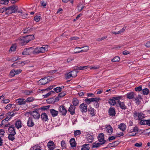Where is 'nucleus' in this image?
<instances>
[{
  "label": "nucleus",
  "instance_id": "603ef678",
  "mask_svg": "<svg viewBox=\"0 0 150 150\" xmlns=\"http://www.w3.org/2000/svg\"><path fill=\"white\" fill-rule=\"evenodd\" d=\"M138 129L137 127H135L133 128V129L132 130H130L129 131V133H132L133 132H138Z\"/></svg>",
  "mask_w": 150,
  "mask_h": 150
},
{
  "label": "nucleus",
  "instance_id": "e2e57ef3",
  "mask_svg": "<svg viewBox=\"0 0 150 150\" xmlns=\"http://www.w3.org/2000/svg\"><path fill=\"white\" fill-rule=\"evenodd\" d=\"M16 50V47L14 46H11L10 48V51L11 52H13Z\"/></svg>",
  "mask_w": 150,
  "mask_h": 150
},
{
  "label": "nucleus",
  "instance_id": "b1692460",
  "mask_svg": "<svg viewBox=\"0 0 150 150\" xmlns=\"http://www.w3.org/2000/svg\"><path fill=\"white\" fill-rule=\"evenodd\" d=\"M50 111L52 116L53 117V118H51V120L52 121V120L54 121V117L56 116V111L52 109L50 110Z\"/></svg>",
  "mask_w": 150,
  "mask_h": 150
},
{
  "label": "nucleus",
  "instance_id": "9d476101",
  "mask_svg": "<svg viewBox=\"0 0 150 150\" xmlns=\"http://www.w3.org/2000/svg\"><path fill=\"white\" fill-rule=\"evenodd\" d=\"M80 109H81V111L82 113L86 112L87 111V106L86 104L83 103L81 104L79 106Z\"/></svg>",
  "mask_w": 150,
  "mask_h": 150
},
{
  "label": "nucleus",
  "instance_id": "5fc2aeb1",
  "mask_svg": "<svg viewBox=\"0 0 150 150\" xmlns=\"http://www.w3.org/2000/svg\"><path fill=\"white\" fill-rule=\"evenodd\" d=\"M8 3V1L7 0H1L0 1V4H7Z\"/></svg>",
  "mask_w": 150,
  "mask_h": 150
},
{
  "label": "nucleus",
  "instance_id": "0eeeda50",
  "mask_svg": "<svg viewBox=\"0 0 150 150\" xmlns=\"http://www.w3.org/2000/svg\"><path fill=\"white\" fill-rule=\"evenodd\" d=\"M32 47L25 49L22 52V54L25 55H28L31 54L32 53Z\"/></svg>",
  "mask_w": 150,
  "mask_h": 150
},
{
  "label": "nucleus",
  "instance_id": "c03bdc74",
  "mask_svg": "<svg viewBox=\"0 0 150 150\" xmlns=\"http://www.w3.org/2000/svg\"><path fill=\"white\" fill-rule=\"evenodd\" d=\"M120 58L118 56H116L112 59V62H118L120 60Z\"/></svg>",
  "mask_w": 150,
  "mask_h": 150
},
{
  "label": "nucleus",
  "instance_id": "864d4df0",
  "mask_svg": "<svg viewBox=\"0 0 150 150\" xmlns=\"http://www.w3.org/2000/svg\"><path fill=\"white\" fill-rule=\"evenodd\" d=\"M50 106V105L43 106L41 108V110H47L49 108Z\"/></svg>",
  "mask_w": 150,
  "mask_h": 150
},
{
  "label": "nucleus",
  "instance_id": "6ab92c4d",
  "mask_svg": "<svg viewBox=\"0 0 150 150\" xmlns=\"http://www.w3.org/2000/svg\"><path fill=\"white\" fill-rule=\"evenodd\" d=\"M24 63L23 62H16L13 64L12 65V67L16 68L17 67H18V66H23L24 65Z\"/></svg>",
  "mask_w": 150,
  "mask_h": 150
},
{
  "label": "nucleus",
  "instance_id": "69168bd1",
  "mask_svg": "<svg viewBox=\"0 0 150 150\" xmlns=\"http://www.w3.org/2000/svg\"><path fill=\"white\" fill-rule=\"evenodd\" d=\"M28 29L29 28H25L23 30V33H29Z\"/></svg>",
  "mask_w": 150,
  "mask_h": 150
},
{
  "label": "nucleus",
  "instance_id": "774afa93",
  "mask_svg": "<svg viewBox=\"0 0 150 150\" xmlns=\"http://www.w3.org/2000/svg\"><path fill=\"white\" fill-rule=\"evenodd\" d=\"M30 150H41V149L40 148H37L35 146L33 147H32Z\"/></svg>",
  "mask_w": 150,
  "mask_h": 150
},
{
  "label": "nucleus",
  "instance_id": "09e8293b",
  "mask_svg": "<svg viewBox=\"0 0 150 150\" xmlns=\"http://www.w3.org/2000/svg\"><path fill=\"white\" fill-rule=\"evenodd\" d=\"M65 76V78L66 79H69L71 77H72V76L70 72L66 74Z\"/></svg>",
  "mask_w": 150,
  "mask_h": 150
},
{
  "label": "nucleus",
  "instance_id": "393cba45",
  "mask_svg": "<svg viewBox=\"0 0 150 150\" xmlns=\"http://www.w3.org/2000/svg\"><path fill=\"white\" fill-rule=\"evenodd\" d=\"M88 111L89 112H90V114L91 116L93 117L95 115L96 110L94 108H92L91 107H89L88 109Z\"/></svg>",
  "mask_w": 150,
  "mask_h": 150
},
{
  "label": "nucleus",
  "instance_id": "680f3d73",
  "mask_svg": "<svg viewBox=\"0 0 150 150\" xmlns=\"http://www.w3.org/2000/svg\"><path fill=\"white\" fill-rule=\"evenodd\" d=\"M40 16H36L34 17V20L36 22H38L40 20Z\"/></svg>",
  "mask_w": 150,
  "mask_h": 150
},
{
  "label": "nucleus",
  "instance_id": "13d9d810",
  "mask_svg": "<svg viewBox=\"0 0 150 150\" xmlns=\"http://www.w3.org/2000/svg\"><path fill=\"white\" fill-rule=\"evenodd\" d=\"M135 91H142V87L141 86H140L138 87H136L135 88Z\"/></svg>",
  "mask_w": 150,
  "mask_h": 150
},
{
  "label": "nucleus",
  "instance_id": "dca6fc26",
  "mask_svg": "<svg viewBox=\"0 0 150 150\" xmlns=\"http://www.w3.org/2000/svg\"><path fill=\"white\" fill-rule=\"evenodd\" d=\"M105 131L109 135L111 134L113 132V129L110 125L106 127Z\"/></svg>",
  "mask_w": 150,
  "mask_h": 150
},
{
  "label": "nucleus",
  "instance_id": "2eb2a0df",
  "mask_svg": "<svg viewBox=\"0 0 150 150\" xmlns=\"http://www.w3.org/2000/svg\"><path fill=\"white\" fill-rule=\"evenodd\" d=\"M76 107L73 105L71 104L69 109L68 111L70 112L71 114L72 115H74L75 114V109Z\"/></svg>",
  "mask_w": 150,
  "mask_h": 150
},
{
  "label": "nucleus",
  "instance_id": "72a5a7b5",
  "mask_svg": "<svg viewBox=\"0 0 150 150\" xmlns=\"http://www.w3.org/2000/svg\"><path fill=\"white\" fill-rule=\"evenodd\" d=\"M66 95L65 93L64 92H62L59 93L57 96V101H59V98L63 97Z\"/></svg>",
  "mask_w": 150,
  "mask_h": 150
},
{
  "label": "nucleus",
  "instance_id": "f257e3e1",
  "mask_svg": "<svg viewBox=\"0 0 150 150\" xmlns=\"http://www.w3.org/2000/svg\"><path fill=\"white\" fill-rule=\"evenodd\" d=\"M18 9V7L13 5L7 7V11L6 13V14H9L12 13H15L17 12Z\"/></svg>",
  "mask_w": 150,
  "mask_h": 150
},
{
  "label": "nucleus",
  "instance_id": "473e14b6",
  "mask_svg": "<svg viewBox=\"0 0 150 150\" xmlns=\"http://www.w3.org/2000/svg\"><path fill=\"white\" fill-rule=\"evenodd\" d=\"M69 142L71 147H75L76 146V142L74 138H73L71 139L70 140Z\"/></svg>",
  "mask_w": 150,
  "mask_h": 150
},
{
  "label": "nucleus",
  "instance_id": "f3484780",
  "mask_svg": "<svg viewBox=\"0 0 150 150\" xmlns=\"http://www.w3.org/2000/svg\"><path fill=\"white\" fill-rule=\"evenodd\" d=\"M56 101V96H54L53 97L47 99V103L49 104L54 103Z\"/></svg>",
  "mask_w": 150,
  "mask_h": 150
},
{
  "label": "nucleus",
  "instance_id": "c9c22d12",
  "mask_svg": "<svg viewBox=\"0 0 150 150\" xmlns=\"http://www.w3.org/2000/svg\"><path fill=\"white\" fill-rule=\"evenodd\" d=\"M16 134V132H14V133L10 134H9L8 136V139L11 141H13L15 139L14 135Z\"/></svg>",
  "mask_w": 150,
  "mask_h": 150
},
{
  "label": "nucleus",
  "instance_id": "8fccbe9b",
  "mask_svg": "<svg viewBox=\"0 0 150 150\" xmlns=\"http://www.w3.org/2000/svg\"><path fill=\"white\" fill-rule=\"evenodd\" d=\"M33 92V91L31 90H25L24 91V93L25 95H29Z\"/></svg>",
  "mask_w": 150,
  "mask_h": 150
},
{
  "label": "nucleus",
  "instance_id": "4d7b16f0",
  "mask_svg": "<svg viewBox=\"0 0 150 150\" xmlns=\"http://www.w3.org/2000/svg\"><path fill=\"white\" fill-rule=\"evenodd\" d=\"M7 11V8L5 7L0 9V12L1 13H3L4 11Z\"/></svg>",
  "mask_w": 150,
  "mask_h": 150
},
{
  "label": "nucleus",
  "instance_id": "37998d69",
  "mask_svg": "<svg viewBox=\"0 0 150 150\" xmlns=\"http://www.w3.org/2000/svg\"><path fill=\"white\" fill-rule=\"evenodd\" d=\"M143 93L144 95H147L149 93V91L148 89L146 88L142 90Z\"/></svg>",
  "mask_w": 150,
  "mask_h": 150
},
{
  "label": "nucleus",
  "instance_id": "9b49d317",
  "mask_svg": "<svg viewBox=\"0 0 150 150\" xmlns=\"http://www.w3.org/2000/svg\"><path fill=\"white\" fill-rule=\"evenodd\" d=\"M104 134L103 133L99 134L98 137V141L99 142L102 143L105 142V143L106 141L104 139Z\"/></svg>",
  "mask_w": 150,
  "mask_h": 150
},
{
  "label": "nucleus",
  "instance_id": "c85d7f7f",
  "mask_svg": "<svg viewBox=\"0 0 150 150\" xmlns=\"http://www.w3.org/2000/svg\"><path fill=\"white\" fill-rule=\"evenodd\" d=\"M47 46H45V47H39V50L40 53H43L45 52L46 51H47L48 50L47 47Z\"/></svg>",
  "mask_w": 150,
  "mask_h": 150
},
{
  "label": "nucleus",
  "instance_id": "f03ea898",
  "mask_svg": "<svg viewBox=\"0 0 150 150\" xmlns=\"http://www.w3.org/2000/svg\"><path fill=\"white\" fill-rule=\"evenodd\" d=\"M144 114L142 112L138 113L136 111L133 113V117L135 119H138L141 121L144 117Z\"/></svg>",
  "mask_w": 150,
  "mask_h": 150
},
{
  "label": "nucleus",
  "instance_id": "2f4dec72",
  "mask_svg": "<svg viewBox=\"0 0 150 150\" xmlns=\"http://www.w3.org/2000/svg\"><path fill=\"white\" fill-rule=\"evenodd\" d=\"M105 144V142H98L97 143H93L92 148H98L101 145L103 144Z\"/></svg>",
  "mask_w": 150,
  "mask_h": 150
},
{
  "label": "nucleus",
  "instance_id": "e433bc0d",
  "mask_svg": "<svg viewBox=\"0 0 150 150\" xmlns=\"http://www.w3.org/2000/svg\"><path fill=\"white\" fill-rule=\"evenodd\" d=\"M32 53L34 54H37L40 53L39 47H36L35 49L32 48Z\"/></svg>",
  "mask_w": 150,
  "mask_h": 150
},
{
  "label": "nucleus",
  "instance_id": "1a4fd4ad",
  "mask_svg": "<svg viewBox=\"0 0 150 150\" xmlns=\"http://www.w3.org/2000/svg\"><path fill=\"white\" fill-rule=\"evenodd\" d=\"M24 38V39L26 44L30 41L34 39L35 37L33 35H27L25 36H23Z\"/></svg>",
  "mask_w": 150,
  "mask_h": 150
},
{
  "label": "nucleus",
  "instance_id": "aec40b11",
  "mask_svg": "<svg viewBox=\"0 0 150 150\" xmlns=\"http://www.w3.org/2000/svg\"><path fill=\"white\" fill-rule=\"evenodd\" d=\"M83 49L79 51H74V53L77 54L81 53L82 52H87L89 50V47L88 46H86L84 47H82Z\"/></svg>",
  "mask_w": 150,
  "mask_h": 150
},
{
  "label": "nucleus",
  "instance_id": "cd10ccee",
  "mask_svg": "<svg viewBox=\"0 0 150 150\" xmlns=\"http://www.w3.org/2000/svg\"><path fill=\"white\" fill-rule=\"evenodd\" d=\"M127 97L129 99H132L134 97V94L133 92H130L126 94Z\"/></svg>",
  "mask_w": 150,
  "mask_h": 150
},
{
  "label": "nucleus",
  "instance_id": "a211bd4d",
  "mask_svg": "<svg viewBox=\"0 0 150 150\" xmlns=\"http://www.w3.org/2000/svg\"><path fill=\"white\" fill-rule=\"evenodd\" d=\"M24 39V38L23 36L18 38L17 40V41L19 44L21 45H23L26 44Z\"/></svg>",
  "mask_w": 150,
  "mask_h": 150
},
{
  "label": "nucleus",
  "instance_id": "7c9ffc66",
  "mask_svg": "<svg viewBox=\"0 0 150 150\" xmlns=\"http://www.w3.org/2000/svg\"><path fill=\"white\" fill-rule=\"evenodd\" d=\"M8 130L10 134L14 133V132H16L15 131V127L14 125H11L9 127Z\"/></svg>",
  "mask_w": 150,
  "mask_h": 150
},
{
  "label": "nucleus",
  "instance_id": "39448f33",
  "mask_svg": "<svg viewBox=\"0 0 150 150\" xmlns=\"http://www.w3.org/2000/svg\"><path fill=\"white\" fill-rule=\"evenodd\" d=\"M29 113L34 118L37 119H39L40 118V115L38 112L33 111L32 112H29Z\"/></svg>",
  "mask_w": 150,
  "mask_h": 150
},
{
  "label": "nucleus",
  "instance_id": "de8ad7c7",
  "mask_svg": "<svg viewBox=\"0 0 150 150\" xmlns=\"http://www.w3.org/2000/svg\"><path fill=\"white\" fill-rule=\"evenodd\" d=\"M61 145L63 149H66V145L65 141L64 140H62L61 142Z\"/></svg>",
  "mask_w": 150,
  "mask_h": 150
},
{
  "label": "nucleus",
  "instance_id": "a18cd8bd",
  "mask_svg": "<svg viewBox=\"0 0 150 150\" xmlns=\"http://www.w3.org/2000/svg\"><path fill=\"white\" fill-rule=\"evenodd\" d=\"M34 100V99L32 97H29L27 98L25 100V103L26 102L29 103L33 101Z\"/></svg>",
  "mask_w": 150,
  "mask_h": 150
},
{
  "label": "nucleus",
  "instance_id": "423d86ee",
  "mask_svg": "<svg viewBox=\"0 0 150 150\" xmlns=\"http://www.w3.org/2000/svg\"><path fill=\"white\" fill-rule=\"evenodd\" d=\"M116 105L117 107H120L122 110H125L127 108V106L125 105L124 102H122L120 100L117 101Z\"/></svg>",
  "mask_w": 150,
  "mask_h": 150
},
{
  "label": "nucleus",
  "instance_id": "5701e85b",
  "mask_svg": "<svg viewBox=\"0 0 150 150\" xmlns=\"http://www.w3.org/2000/svg\"><path fill=\"white\" fill-rule=\"evenodd\" d=\"M40 116L43 121H46L48 119L47 115L45 113H42Z\"/></svg>",
  "mask_w": 150,
  "mask_h": 150
},
{
  "label": "nucleus",
  "instance_id": "79ce46f5",
  "mask_svg": "<svg viewBox=\"0 0 150 150\" xmlns=\"http://www.w3.org/2000/svg\"><path fill=\"white\" fill-rule=\"evenodd\" d=\"M72 77H75L77 76V73L78 71L76 70H73L70 72Z\"/></svg>",
  "mask_w": 150,
  "mask_h": 150
},
{
  "label": "nucleus",
  "instance_id": "f704fd0d",
  "mask_svg": "<svg viewBox=\"0 0 150 150\" xmlns=\"http://www.w3.org/2000/svg\"><path fill=\"white\" fill-rule=\"evenodd\" d=\"M109 103L112 105H114L117 104V102L112 97V98L109 99L108 100Z\"/></svg>",
  "mask_w": 150,
  "mask_h": 150
},
{
  "label": "nucleus",
  "instance_id": "338daca9",
  "mask_svg": "<svg viewBox=\"0 0 150 150\" xmlns=\"http://www.w3.org/2000/svg\"><path fill=\"white\" fill-rule=\"evenodd\" d=\"M12 104H8L5 107V108L7 110H9L11 107Z\"/></svg>",
  "mask_w": 150,
  "mask_h": 150
},
{
  "label": "nucleus",
  "instance_id": "ea45409f",
  "mask_svg": "<svg viewBox=\"0 0 150 150\" xmlns=\"http://www.w3.org/2000/svg\"><path fill=\"white\" fill-rule=\"evenodd\" d=\"M86 138L87 140L89 143H91L93 141V137L92 135H89Z\"/></svg>",
  "mask_w": 150,
  "mask_h": 150
},
{
  "label": "nucleus",
  "instance_id": "49530a36",
  "mask_svg": "<svg viewBox=\"0 0 150 150\" xmlns=\"http://www.w3.org/2000/svg\"><path fill=\"white\" fill-rule=\"evenodd\" d=\"M74 136L75 137H78V136L81 134V132L80 130L75 131L74 132Z\"/></svg>",
  "mask_w": 150,
  "mask_h": 150
},
{
  "label": "nucleus",
  "instance_id": "4be33fe9",
  "mask_svg": "<svg viewBox=\"0 0 150 150\" xmlns=\"http://www.w3.org/2000/svg\"><path fill=\"white\" fill-rule=\"evenodd\" d=\"M22 123L20 120H18L15 123V126L18 129L21 128L22 127Z\"/></svg>",
  "mask_w": 150,
  "mask_h": 150
},
{
  "label": "nucleus",
  "instance_id": "bb28decb",
  "mask_svg": "<svg viewBox=\"0 0 150 150\" xmlns=\"http://www.w3.org/2000/svg\"><path fill=\"white\" fill-rule=\"evenodd\" d=\"M17 103H18L19 105H24L25 103V100L23 98H19L16 100Z\"/></svg>",
  "mask_w": 150,
  "mask_h": 150
},
{
  "label": "nucleus",
  "instance_id": "6e6552de",
  "mask_svg": "<svg viewBox=\"0 0 150 150\" xmlns=\"http://www.w3.org/2000/svg\"><path fill=\"white\" fill-rule=\"evenodd\" d=\"M27 124V126L29 127H32L35 125L34 123L32 117H30L28 118Z\"/></svg>",
  "mask_w": 150,
  "mask_h": 150
},
{
  "label": "nucleus",
  "instance_id": "7ed1b4c3",
  "mask_svg": "<svg viewBox=\"0 0 150 150\" xmlns=\"http://www.w3.org/2000/svg\"><path fill=\"white\" fill-rule=\"evenodd\" d=\"M51 80V77H45L40 80L38 81V83L40 85H44L49 82Z\"/></svg>",
  "mask_w": 150,
  "mask_h": 150
},
{
  "label": "nucleus",
  "instance_id": "ddd939ff",
  "mask_svg": "<svg viewBox=\"0 0 150 150\" xmlns=\"http://www.w3.org/2000/svg\"><path fill=\"white\" fill-rule=\"evenodd\" d=\"M109 115L112 117L114 116L116 114L115 110L114 108L111 107L108 110Z\"/></svg>",
  "mask_w": 150,
  "mask_h": 150
},
{
  "label": "nucleus",
  "instance_id": "4c0bfd02",
  "mask_svg": "<svg viewBox=\"0 0 150 150\" xmlns=\"http://www.w3.org/2000/svg\"><path fill=\"white\" fill-rule=\"evenodd\" d=\"M89 145L87 144H85L82 146V147L81 150H89L90 149Z\"/></svg>",
  "mask_w": 150,
  "mask_h": 150
},
{
  "label": "nucleus",
  "instance_id": "412c9836",
  "mask_svg": "<svg viewBox=\"0 0 150 150\" xmlns=\"http://www.w3.org/2000/svg\"><path fill=\"white\" fill-rule=\"evenodd\" d=\"M54 144L53 142L50 141L47 143V146L49 150H53Z\"/></svg>",
  "mask_w": 150,
  "mask_h": 150
},
{
  "label": "nucleus",
  "instance_id": "bf43d9fd",
  "mask_svg": "<svg viewBox=\"0 0 150 150\" xmlns=\"http://www.w3.org/2000/svg\"><path fill=\"white\" fill-rule=\"evenodd\" d=\"M10 74L12 77L16 75L15 72V70L13 69L11 70L10 72Z\"/></svg>",
  "mask_w": 150,
  "mask_h": 150
},
{
  "label": "nucleus",
  "instance_id": "c756f323",
  "mask_svg": "<svg viewBox=\"0 0 150 150\" xmlns=\"http://www.w3.org/2000/svg\"><path fill=\"white\" fill-rule=\"evenodd\" d=\"M118 128L122 131H124L126 128V126L124 123H121L118 125Z\"/></svg>",
  "mask_w": 150,
  "mask_h": 150
},
{
  "label": "nucleus",
  "instance_id": "a19ab883",
  "mask_svg": "<svg viewBox=\"0 0 150 150\" xmlns=\"http://www.w3.org/2000/svg\"><path fill=\"white\" fill-rule=\"evenodd\" d=\"M52 93H55L54 92L52 91H49L48 93L45 95H43L44 98H47L48 96L51 95Z\"/></svg>",
  "mask_w": 150,
  "mask_h": 150
},
{
  "label": "nucleus",
  "instance_id": "4468645a",
  "mask_svg": "<svg viewBox=\"0 0 150 150\" xmlns=\"http://www.w3.org/2000/svg\"><path fill=\"white\" fill-rule=\"evenodd\" d=\"M141 125H147L150 126V119L142 120L139 122Z\"/></svg>",
  "mask_w": 150,
  "mask_h": 150
},
{
  "label": "nucleus",
  "instance_id": "6e6d98bb",
  "mask_svg": "<svg viewBox=\"0 0 150 150\" xmlns=\"http://www.w3.org/2000/svg\"><path fill=\"white\" fill-rule=\"evenodd\" d=\"M64 86H62L61 87H57V93L60 92L62 91V89H64Z\"/></svg>",
  "mask_w": 150,
  "mask_h": 150
},
{
  "label": "nucleus",
  "instance_id": "20e7f679",
  "mask_svg": "<svg viewBox=\"0 0 150 150\" xmlns=\"http://www.w3.org/2000/svg\"><path fill=\"white\" fill-rule=\"evenodd\" d=\"M100 100V98H86L85 99L84 101L87 104L89 105L91 102H98Z\"/></svg>",
  "mask_w": 150,
  "mask_h": 150
},
{
  "label": "nucleus",
  "instance_id": "a878e982",
  "mask_svg": "<svg viewBox=\"0 0 150 150\" xmlns=\"http://www.w3.org/2000/svg\"><path fill=\"white\" fill-rule=\"evenodd\" d=\"M79 103V100L76 98H74L72 99L73 105L74 106H78Z\"/></svg>",
  "mask_w": 150,
  "mask_h": 150
},
{
  "label": "nucleus",
  "instance_id": "3c124183",
  "mask_svg": "<svg viewBox=\"0 0 150 150\" xmlns=\"http://www.w3.org/2000/svg\"><path fill=\"white\" fill-rule=\"evenodd\" d=\"M113 98L115 99V100H117V101H119L120 100V99H121L122 98V96H117L115 97H113Z\"/></svg>",
  "mask_w": 150,
  "mask_h": 150
},
{
  "label": "nucleus",
  "instance_id": "052dcab7",
  "mask_svg": "<svg viewBox=\"0 0 150 150\" xmlns=\"http://www.w3.org/2000/svg\"><path fill=\"white\" fill-rule=\"evenodd\" d=\"M100 68V66L99 65H97L96 66H95L94 67H90V69H98Z\"/></svg>",
  "mask_w": 150,
  "mask_h": 150
},
{
  "label": "nucleus",
  "instance_id": "f8f14e48",
  "mask_svg": "<svg viewBox=\"0 0 150 150\" xmlns=\"http://www.w3.org/2000/svg\"><path fill=\"white\" fill-rule=\"evenodd\" d=\"M59 111L61 113V114L64 116L66 115L67 110L63 105H61L59 106L58 109Z\"/></svg>",
  "mask_w": 150,
  "mask_h": 150
},
{
  "label": "nucleus",
  "instance_id": "0e129e2a",
  "mask_svg": "<svg viewBox=\"0 0 150 150\" xmlns=\"http://www.w3.org/2000/svg\"><path fill=\"white\" fill-rule=\"evenodd\" d=\"M16 75L18 74L21 72L22 70L21 69H14Z\"/></svg>",
  "mask_w": 150,
  "mask_h": 150
},
{
  "label": "nucleus",
  "instance_id": "58836bf2",
  "mask_svg": "<svg viewBox=\"0 0 150 150\" xmlns=\"http://www.w3.org/2000/svg\"><path fill=\"white\" fill-rule=\"evenodd\" d=\"M87 67L86 66H83L82 67L80 66H78L74 67V69L76 70H82L86 69Z\"/></svg>",
  "mask_w": 150,
  "mask_h": 150
}]
</instances>
